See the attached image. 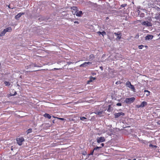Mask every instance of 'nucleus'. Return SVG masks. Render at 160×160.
Segmentation results:
<instances>
[{
	"label": "nucleus",
	"instance_id": "34",
	"mask_svg": "<svg viewBox=\"0 0 160 160\" xmlns=\"http://www.w3.org/2000/svg\"><path fill=\"white\" fill-rule=\"evenodd\" d=\"M74 23H78V21H75L74 22Z\"/></svg>",
	"mask_w": 160,
	"mask_h": 160
},
{
	"label": "nucleus",
	"instance_id": "39",
	"mask_svg": "<svg viewBox=\"0 0 160 160\" xmlns=\"http://www.w3.org/2000/svg\"><path fill=\"white\" fill-rule=\"evenodd\" d=\"M34 66L36 67V65H34Z\"/></svg>",
	"mask_w": 160,
	"mask_h": 160
},
{
	"label": "nucleus",
	"instance_id": "6",
	"mask_svg": "<svg viewBox=\"0 0 160 160\" xmlns=\"http://www.w3.org/2000/svg\"><path fill=\"white\" fill-rule=\"evenodd\" d=\"M114 35L117 37L116 38L117 40H119L121 39L122 36V34L120 32H118L117 33L114 32Z\"/></svg>",
	"mask_w": 160,
	"mask_h": 160
},
{
	"label": "nucleus",
	"instance_id": "16",
	"mask_svg": "<svg viewBox=\"0 0 160 160\" xmlns=\"http://www.w3.org/2000/svg\"><path fill=\"white\" fill-rule=\"evenodd\" d=\"M154 18L155 19L160 21V14H159L158 15L157 14L156 16L154 17Z\"/></svg>",
	"mask_w": 160,
	"mask_h": 160
},
{
	"label": "nucleus",
	"instance_id": "31",
	"mask_svg": "<svg viewBox=\"0 0 160 160\" xmlns=\"http://www.w3.org/2000/svg\"><path fill=\"white\" fill-rule=\"evenodd\" d=\"M90 57H91L92 58H93L94 56L93 55H91L90 56Z\"/></svg>",
	"mask_w": 160,
	"mask_h": 160
},
{
	"label": "nucleus",
	"instance_id": "20",
	"mask_svg": "<svg viewBox=\"0 0 160 160\" xmlns=\"http://www.w3.org/2000/svg\"><path fill=\"white\" fill-rule=\"evenodd\" d=\"M144 92H146V95L148 96L150 95V92L148 90H145Z\"/></svg>",
	"mask_w": 160,
	"mask_h": 160
},
{
	"label": "nucleus",
	"instance_id": "25",
	"mask_svg": "<svg viewBox=\"0 0 160 160\" xmlns=\"http://www.w3.org/2000/svg\"><path fill=\"white\" fill-rule=\"evenodd\" d=\"M144 46L143 45H140L138 46V48L139 49H142L144 47Z\"/></svg>",
	"mask_w": 160,
	"mask_h": 160
},
{
	"label": "nucleus",
	"instance_id": "36",
	"mask_svg": "<svg viewBox=\"0 0 160 160\" xmlns=\"http://www.w3.org/2000/svg\"><path fill=\"white\" fill-rule=\"evenodd\" d=\"M119 83V82H116V84H118V83Z\"/></svg>",
	"mask_w": 160,
	"mask_h": 160
},
{
	"label": "nucleus",
	"instance_id": "32",
	"mask_svg": "<svg viewBox=\"0 0 160 160\" xmlns=\"http://www.w3.org/2000/svg\"><path fill=\"white\" fill-rule=\"evenodd\" d=\"M93 152H94V151L93 150L92 152L91 153V154H90V155H93Z\"/></svg>",
	"mask_w": 160,
	"mask_h": 160
},
{
	"label": "nucleus",
	"instance_id": "40",
	"mask_svg": "<svg viewBox=\"0 0 160 160\" xmlns=\"http://www.w3.org/2000/svg\"><path fill=\"white\" fill-rule=\"evenodd\" d=\"M159 36H160V34H159Z\"/></svg>",
	"mask_w": 160,
	"mask_h": 160
},
{
	"label": "nucleus",
	"instance_id": "1",
	"mask_svg": "<svg viewBox=\"0 0 160 160\" xmlns=\"http://www.w3.org/2000/svg\"><path fill=\"white\" fill-rule=\"evenodd\" d=\"M147 21L142 22H141L142 25L143 26H146L148 27H150L152 26V24L151 23V21H152L151 18L148 17L147 18Z\"/></svg>",
	"mask_w": 160,
	"mask_h": 160
},
{
	"label": "nucleus",
	"instance_id": "37",
	"mask_svg": "<svg viewBox=\"0 0 160 160\" xmlns=\"http://www.w3.org/2000/svg\"><path fill=\"white\" fill-rule=\"evenodd\" d=\"M54 69H58L56 68H54Z\"/></svg>",
	"mask_w": 160,
	"mask_h": 160
},
{
	"label": "nucleus",
	"instance_id": "12",
	"mask_svg": "<svg viewBox=\"0 0 160 160\" xmlns=\"http://www.w3.org/2000/svg\"><path fill=\"white\" fill-rule=\"evenodd\" d=\"M24 13H19L17 14L15 17V18L16 19H18L22 15L24 14Z\"/></svg>",
	"mask_w": 160,
	"mask_h": 160
},
{
	"label": "nucleus",
	"instance_id": "30",
	"mask_svg": "<svg viewBox=\"0 0 160 160\" xmlns=\"http://www.w3.org/2000/svg\"><path fill=\"white\" fill-rule=\"evenodd\" d=\"M126 5H125V4H123V5H121V6L122 7H124Z\"/></svg>",
	"mask_w": 160,
	"mask_h": 160
},
{
	"label": "nucleus",
	"instance_id": "28",
	"mask_svg": "<svg viewBox=\"0 0 160 160\" xmlns=\"http://www.w3.org/2000/svg\"><path fill=\"white\" fill-rule=\"evenodd\" d=\"M86 63H87V64L88 65H89V64H92V62H86Z\"/></svg>",
	"mask_w": 160,
	"mask_h": 160
},
{
	"label": "nucleus",
	"instance_id": "10",
	"mask_svg": "<svg viewBox=\"0 0 160 160\" xmlns=\"http://www.w3.org/2000/svg\"><path fill=\"white\" fill-rule=\"evenodd\" d=\"M72 11L73 14L75 15L77 11V8L75 7H73L72 8Z\"/></svg>",
	"mask_w": 160,
	"mask_h": 160
},
{
	"label": "nucleus",
	"instance_id": "26",
	"mask_svg": "<svg viewBox=\"0 0 160 160\" xmlns=\"http://www.w3.org/2000/svg\"><path fill=\"white\" fill-rule=\"evenodd\" d=\"M80 119L82 121H84L85 119H86V118L84 117H81L80 118Z\"/></svg>",
	"mask_w": 160,
	"mask_h": 160
},
{
	"label": "nucleus",
	"instance_id": "29",
	"mask_svg": "<svg viewBox=\"0 0 160 160\" xmlns=\"http://www.w3.org/2000/svg\"><path fill=\"white\" fill-rule=\"evenodd\" d=\"M58 119H59V120H64V119L63 118H57Z\"/></svg>",
	"mask_w": 160,
	"mask_h": 160
},
{
	"label": "nucleus",
	"instance_id": "13",
	"mask_svg": "<svg viewBox=\"0 0 160 160\" xmlns=\"http://www.w3.org/2000/svg\"><path fill=\"white\" fill-rule=\"evenodd\" d=\"M95 79H96V78H93L92 77H90L89 78V80L87 82V83L89 84L90 82H92Z\"/></svg>",
	"mask_w": 160,
	"mask_h": 160
},
{
	"label": "nucleus",
	"instance_id": "9",
	"mask_svg": "<svg viewBox=\"0 0 160 160\" xmlns=\"http://www.w3.org/2000/svg\"><path fill=\"white\" fill-rule=\"evenodd\" d=\"M153 36L151 35H148L145 37V40L147 41H149L151 40L153 38Z\"/></svg>",
	"mask_w": 160,
	"mask_h": 160
},
{
	"label": "nucleus",
	"instance_id": "33",
	"mask_svg": "<svg viewBox=\"0 0 160 160\" xmlns=\"http://www.w3.org/2000/svg\"><path fill=\"white\" fill-rule=\"evenodd\" d=\"M101 145L102 147H103L104 145V144L103 143H102L101 144Z\"/></svg>",
	"mask_w": 160,
	"mask_h": 160
},
{
	"label": "nucleus",
	"instance_id": "15",
	"mask_svg": "<svg viewBox=\"0 0 160 160\" xmlns=\"http://www.w3.org/2000/svg\"><path fill=\"white\" fill-rule=\"evenodd\" d=\"M97 33L99 35L101 34L103 36H104V35L106 34V32L104 31H103L102 32L99 31L97 32Z\"/></svg>",
	"mask_w": 160,
	"mask_h": 160
},
{
	"label": "nucleus",
	"instance_id": "3",
	"mask_svg": "<svg viewBox=\"0 0 160 160\" xmlns=\"http://www.w3.org/2000/svg\"><path fill=\"white\" fill-rule=\"evenodd\" d=\"M126 86L130 88L132 91L135 92V89L133 85L131 84V82L129 81H128L126 83Z\"/></svg>",
	"mask_w": 160,
	"mask_h": 160
},
{
	"label": "nucleus",
	"instance_id": "22",
	"mask_svg": "<svg viewBox=\"0 0 160 160\" xmlns=\"http://www.w3.org/2000/svg\"><path fill=\"white\" fill-rule=\"evenodd\" d=\"M32 129L31 128L29 129L26 132L27 133V134H28L32 132Z\"/></svg>",
	"mask_w": 160,
	"mask_h": 160
},
{
	"label": "nucleus",
	"instance_id": "19",
	"mask_svg": "<svg viewBox=\"0 0 160 160\" xmlns=\"http://www.w3.org/2000/svg\"><path fill=\"white\" fill-rule=\"evenodd\" d=\"M87 64L86 62H84V63H83L82 64H81L80 65V67H86L87 66Z\"/></svg>",
	"mask_w": 160,
	"mask_h": 160
},
{
	"label": "nucleus",
	"instance_id": "2",
	"mask_svg": "<svg viewBox=\"0 0 160 160\" xmlns=\"http://www.w3.org/2000/svg\"><path fill=\"white\" fill-rule=\"evenodd\" d=\"M12 30V29L11 27H8L4 29V30L2 32L0 35L1 36H4L7 32H11Z\"/></svg>",
	"mask_w": 160,
	"mask_h": 160
},
{
	"label": "nucleus",
	"instance_id": "27",
	"mask_svg": "<svg viewBox=\"0 0 160 160\" xmlns=\"http://www.w3.org/2000/svg\"><path fill=\"white\" fill-rule=\"evenodd\" d=\"M117 105L118 106H121L122 104L121 103H118L117 104Z\"/></svg>",
	"mask_w": 160,
	"mask_h": 160
},
{
	"label": "nucleus",
	"instance_id": "23",
	"mask_svg": "<svg viewBox=\"0 0 160 160\" xmlns=\"http://www.w3.org/2000/svg\"><path fill=\"white\" fill-rule=\"evenodd\" d=\"M101 148V147H96V148H94L93 151L97 150L98 149H100Z\"/></svg>",
	"mask_w": 160,
	"mask_h": 160
},
{
	"label": "nucleus",
	"instance_id": "7",
	"mask_svg": "<svg viewBox=\"0 0 160 160\" xmlns=\"http://www.w3.org/2000/svg\"><path fill=\"white\" fill-rule=\"evenodd\" d=\"M97 142L98 143H100L105 141V139L104 137L97 138Z\"/></svg>",
	"mask_w": 160,
	"mask_h": 160
},
{
	"label": "nucleus",
	"instance_id": "8",
	"mask_svg": "<svg viewBox=\"0 0 160 160\" xmlns=\"http://www.w3.org/2000/svg\"><path fill=\"white\" fill-rule=\"evenodd\" d=\"M115 118H117L121 116H123L125 115L124 113L122 112H119L117 113H115L114 114Z\"/></svg>",
	"mask_w": 160,
	"mask_h": 160
},
{
	"label": "nucleus",
	"instance_id": "38",
	"mask_svg": "<svg viewBox=\"0 0 160 160\" xmlns=\"http://www.w3.org/2000/svg\"><path fill=\"white\" fill-rule=\"evenodd\" d=\"M16 93V92H15V93L13 95H15V93Z\"/></svg>",
	"mask_w": 160,
	"mask_h": 160
},
{
	"label": "nucleus",
	"instance_id": "5",
	"mask_svg": "<svg viewBox=\"0 0 160 160\" xmlns=\"http://www.w3.org/2000/svg\"><path fill=\"white\" fill-rule=\"evenodd\" d=\"M24 141V138L22 137L18 138L17 139V143L19 145H21L22 144V142Z\"/></svg>",
	"mask_w": 160,
	"mask_h": 160
},
{
	"label": "nucleus",
	"instance_id": "17",
	"mask_svg": "<svg viewBox=\"0 0 160 160\" xmlns=\"http://www.w3.org/2000/svg\"><path fill=\"white\" fill-rule=\"evenodd\" d=\"M44 116L45 118H47L48 119H50L51 116L48 113H45L43 115Z\"/></svg>",
	"mask_w": 160,
	"mask_h": 160
},
{
	"label": "nucleus",
	"instance_id": "4",
	"mask_svg": "<svg viewBox=\"0 0 160 160\" xmlns=\"http://www.w3.org/2000/svg\"><path fill=\"white\" fill-rule=\"evenodd\" d=\"M135 100V98L134 97L131 98H126L124 101V102L128 104H130L133 102Z\"/></svg>",
	"mask_w": 160,
	"mask_h": 160
},
{
	"label": "nucleus",
	"instance_id": "24",
	"mask_svg": "<svg viewBox=\"0 0 160 160\" xmlns=\"http://www.w3.org/2000/svg\"><path fill=\"white\" fill-rule=\"evenodd\" d=\"M149 147H152V148H156L157 147V146H155V145H153L152 144H150L149 145Z\"/></svg>",
	"mask_w": 160,
	"mask_h": 160
},
{
	"label": "nucleus",
	"instance_id": "18",
	"mask_svg": "<svg viewBox=\"0 0 160 160\" xmlns=\"http://www.w3.org/2000/svg\"><path fill=\"white\" fill-rule=\"evenodd\" d=\"M103 112L102 111H97L95 112V113L97 115L100 116Z\"/></svg>",
	"mask_w": 160,
	"mask_h": 160
},
{
	"label": "nucleus",
	"instance_id": "14",
	"mask_svg": "<svg viewBox=\"0 0 160 160\" xmlns=\"http://www.w3.org/2000/svg\"><path fill=\"white\" fill-rule=\"evenodd\" d=\"M75 14L77 16L80 17L82 14V12L81 11H79V12H78L77 11Z\"/></svg>",
	"mask_w": 160,
	"mask_h": 160
},
{
	"label": "nucleus",
	"instance_id": "35",
	"mask_svg": "<svg viewBox=\"0 0 160 160\" xmlns=\"http://www.w3.org/2000/svg\"><path fill=\"white\" fill-rule=\"evenodd\" d=\"M128 160H136V159H135V158H134V159H132V160L131 159H128Z\"/></svg>",
	"mask_w": 160,
	"mask_h": 160
},
{
	"label": "nucleus",
	"instance_id": "11",
	"mask_svg": "<svg viewBox=\"0 0 160 160\" xmlns=\"http://www.w3.org/2000/svg\"><path fill=\"white\" fill-rule=\"evenodd\" d=\"M147 105V102L145 101H143L142 102V103L138 107H143L145 106H146Z\"/></svg>",
	"mask_w": 160,
	"mask_h": 160
},
{
	"label": "nucleus",
	"instance_id": "21",
	"mask_svg": "<svg viewBox=\"0 0 160 160\" xmlns=\"http://www.w3.org/2000/svg\"><path fill=\"white\" fill-rule=\"evenodd\" d=\"M4 83L5 84V85L6 86H9L10 85V83L9 82L5 81L4 82Z\"/></svg>",
	"mask_w": 160,
	"mask_h": 160
}]
</instances>
